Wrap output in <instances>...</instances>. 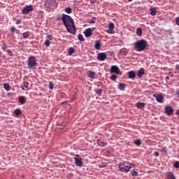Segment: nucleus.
Masks as SVG:
<instances>
[{
    "label": "nucleus",
    "instance_id": "25",
    "mask_svg": "<svg viewBox=\"0 0 179 179\" xmlns=\"http://www.w3.org/2000/svg\"><path fill=\"white\" fill-rule=\"evenodd\" d=\"M3 88L7 92H9V90H10V85H9V84H8V83H5V84H3Z\"/></svg>",
    "mask_w": 179,
    "mask_h": 179
},
{
    "label": "nucleus",
    "instance_id": "20",
    "mask_svg": "<svg viewBox=\"0 0 179 179\" xmlns=\"http://www.w3.org/2000/svg\"><path fill=\"white\" fill-rule=\"evenodd\" d=\"M97 143L99 146H101V148L106 146L107 143H106L103 140H97Z\"/></svg>",
    "mask_w": 179,
    "mask_h": 179
},
{
    "label": "nucleus",
    "instance_id": "11",
    "mask_svg": "<svg viewBox=\"0 0 179 179\" xmlns=\"http://www.w3.org/2000/svg\"><path fill=\"white\" fill-rule=\"evenodd\" d=\"M55 3V0H47V1L45 3L44 6L45 8H51L52 5Z\"/></svg>",
    "mask_w": 179,
    "mask_h": 179
},
{
    "label": "nucleus",
    "instance_id": "17",
    "mask_svg": "<svg viewBox=\"0 0 179 179\" xmlns=\"http://www.w3.org/2000/svg\"><path fill=\"white\" fill-rule=\"evenodd\" d=\"M18 101L21 104H24L26 103V97H24V96H20L18 97Z\"/></svg>",
    "mask_w": 179,
    "mask_h": 179
},
{
    "label": "nucleus",
    "instance_id": "19",
    "mask_svg": "<svg viewBox=\"0 0 179 179\" xmlns=\"http://www.w3.org/2000/svg\"><path fill=\"white\" fill-rule=\"evenodd\" d=\"M166 177L168 179H176V176H174V174L171 172H168L166 173Z\"/></svg>",
    "mask_w": 179,
    "mask_h": 179
},
{
    "label": "nucleus",
    "instance_id": "43",
    "mask_svg": "<svg viewBox=\"0 0 179 179\" xmlns=\"http://www.w3.org/2000/svg\"><path fill=\"white\" fill-rule=\"evenodd\" d=\"M161 152H167V148H165V147L162 148L161 149Z\"/></svg>",
    "mask_w": 179,
    "mask_h": 179
},
{
    "label": "nucleus",
    "instance_id": "36",
    "mask_svg": "<svg viewBox=\"0 0 179 179\" xmlns=\"http://www.w3.org/2000/svg\"><path fill=\"white\" fill-rule=\"evenodd\" d=\"M117 76L115 75V74H113V75H112L111 76H110V80H117Z\"/></svg>",
    "mask_w": 179,
    "mask_h": 179
},
{
    "label": "nucleus",
    "instance_id": "40",
    "mask_svg": "<svg viewBox=\"0 0 179 179\" xmlns=\"http://www.w3.org/2000/svg\"><path fill=\"white\" fill-rule=\"evenodd\" d=\"M174 167H175V169H179V162L178 161H176L174 163Z\"/></svg>",
    "mask_w": 179,
    "mask_h": 179
},
{
    "label": "nucleus",
    "instance_id": "2",
    "mask_svg": "<svg viewBox=\"0 0 179 179\" xmlns=\"http://www.w3.org/2000/svg\"><path fill=\"white\" fill-rule=\"evenodd\" d=\"M148 47V41L144 39L137 41L134 43V48L136 51H144Z\"/></svg>",
    "mask_w": 179,
    "mask_h": 179
},
{
    "label": "nucleus",
    "instance_id": "29",
    "mask_svg": "<svg viewBox=\"0 0 179 179\" xmlns=\"http://www.w3.org/2000/svg\"><path fill=\"white\" fill-rule=\"evenodd\" d=\"M142 142H141V140L137 139L134 141V144L136 145V146H141Z\"/></svg>",
    "mask_w": 179,
    "mask_h": 179
},
{
    "label": "nucleus",
    "instance_id": "48",
    "mask_svg": "<svg viewBox=\"0 0 179 179\" xmlns=\"http://www.w3.org/2000/svg\"><path fill=\"white\" fill-rule=\"evenodd\" d=\"M90 29H91V32H92V31H94V30L96 29V28H95V27H92V28H90Z\"/></svg>",
    "mask_w": 179,
    "mask_h": 179
},
{
    "label": "nucleus",
    "instance_id": "7",
    "mask_svg": "<svg viewBox=\"0 0 179 179\" xmlns=\"http://www.w3.org/2000/svg\"><path fill=\"white\" fill-rule=\"evenodd\" d=\"M165 113L166 115H173L174 114V109H173V107L168 106L165 107Z\"/></svg>",
    "mask_w": 179,
    "mask_h": 179
},
{
    "label": "nucleus",
    "instance_id": "41",
    "mask_svg": "<svg viewBox=\"0 0 179 179\" xmlns=\"http://www.w3.org/2000/svg\"><path fill=\"white\" fill-rule=\"evenodd\" d=\"M1 48H2V50H3V51H6V50L8 49V46H6V44L4 43V44L2 45Z\"/></svg>",
    "mask_w": 179,
    "mask_h": 179
},
{
    "label": "nucleus",
    "instance_id": "13",
    "mask_svg": "<svg viewBox=\"0 0 179 179\" xmlns=\"http://www.w3.org/2000/svg\"><path fill=\"white\" fill-rule=\"evenodd\" d=\"M153 96L156 98V100L158 103H163V99H164L163 95H162V94H157V95L154 94Z\"/></svg>",
    "mask_w": 179,
    "mask_h": 179
},
{
    "label": "nucleus",
    "instance_id": "23",
    "mask_svg": "<svg viewBox=\"0 0 179 179\" xmlns=\"http://www.w3.org/2000/svg\"><path fill=\"white\" fill-rule=\"evenodd\" d=\"M23 38H29L30 37V31H26L22 34Z\"/></svg>",
    "mask_w": 179,
    "mask_h": 179
},
{
    "label": "nucleus",
    "instance_id": "4",
    "mask_svg": "<svg viewBox=\"0 0 179 179\" xmlns=\"http://www.w3.org/2000/svg\"><path fill=\"white\" fill-rule=\"evenodd\" d=\"M27 65L29 69H34V67L37 66V61L36 60V57L34 56L30 57L28 59Z\"/></svg>",
    "mask_w": 179,
    "mask_h": 179
},
{
    "label": "nucleus",
    "instance_id": "34",
    "mask_svg": "<svg viewBox=\"0 0 179 179\" xmlns=\"http://www.w3.org/2000/svg\"><path fill=\"white\" fill-rule=\"evenodd\" d=\"M108 164L106 162L101 163L99 164L100 169H104V167H107Z\"/></svg>",
    "mask_w": 179,
    "mask_h": 179
},
{
    "label": "nucleus",
    "instance_id": "33",
    "mask_svg": "<svg viewBox=\"0 0 179 179\" xmlns=\"http://www.w3.org/2000/svg\"><path fill=\"white\" fill-rule=\"evenodd\" d=\"M78 40H80V41H85V38H83V35L82 34H78Z\"/></svg>",
    "mask_w": 179,
    "mask_h": 179
},
{
    "label": "nucleus",
    "instance_id": "27",
    "mask_svg": "<svg viewBox=\"0 0 179 179\" xmlns=\"http://www.w3.org/2000/svg\"><path fill=\"white\" fill-rule=\"evenodd\" d=\"M95 75H96V73L93 71H89V73H88L89 78H91L92 79L94 78Z\"/></svg>",
    "mask_w": 179,
    "mask_h": 179
},
{
    "label": "nucleus",
    "instance_id": "37",
    "mask_svg": "<svg viewBox=\"0 0 179 179\" xmlns=\"http://www.w3.org/2000/svg\"><path fill=\"white\" fill-rule=\"evenodd\" d=\"M88 23H90V24H93V23H96V17H93L92 18V20H90Z\"/></svg>",
    "mask_w": 179,
    "mask_h": 179
},
{
    "label": "nucleus",
    "instance_id": "16",
    "mask_svg": "<svg viewBox=\"0 0 179 179\" xmlns=\"http://www.w3.org/2000/svg\"><path fill=\"white\" fill-rule=\"evenodd\" d=\"M143 75H145V69L141 68L138 71L137 76L142 78V76Z\"/></svg>",
    "mask_w": 179,
    "mask_h": 179
},
{
    "label": "nucleus",
    "instance_id": "6",
    "mask_svg": "<svg viewBox=\"0 0 179 179\" xmlns=\"http://www.w3.org/2000/svg\"><path fill=\"white\" fill-rule=\"evenodd\" d=\"M76 166H78V167H82L83 166V162H82V158L79 157L78 155H76V157L74 158Z\"/></svg>",
    "mask_w": 179,
    "mask_h": 179
},
{
    "label": "nucleus",
    "instance_id": "28",
    "mask_svg": "<svg viewBox=\"0 0 179 179\" xmlns=\"http://www.w3.org/2000/svg\"><path fill=\"white\" fill-rule=\"evenodd\" d=\"M15 115H20L22 114V110L20 109H15L14 110Z\"/></svg>",
    "mask_w": 179,
    "mask_h": 179
},
{
    "label": "nucleus",
    "instance_id": "5",
    "mask_svg": "<svg viewBox=\"0 0 179 179\" xmlns=\"http://www.w3.org/2000/svg\"><path fill=\"white\" fill-rule=\"evenodd\" d=\"M33 5H29L25 6L22 10V13L23 15H27L28 13H30V12H33L34 10Z\"/></svg>",
    "mask_w": 179,
    "mask_h": 179
},
{
    "label": "nucleus",
    "instance_id": "30",
    "mask_svg": "<svg viewBox=\"0 0 179 179\" xmlns=\"http://www.w3.org/2000/svg\"><path fill=\"white\" fill-rule=\"evenodd\" d=\"M75 52V49L73 48H70L69 49V55H72Z\"/></svg>",
    "mask_w": 179,
    "mask_h": 179
},
{
    "label": "nucleus",
    "instance_id": "39",
    "mask_svg": "<svg viewBox=\"0 0 179 179\" xmlns=\"http://www.w3.org/2000/svg\"><path fill=\"white\" fill-rule=\"evenodd\" d=\"M49 89H50V90H52V89H54V83L49 82Z\"/></svg>",
    "mask_w": 179,
    "mask_h": 179
},
{
    "label": "nucleus",
    "instance_id": "49",
    "mask_svg": "<svg viewBox=\"0 0 179 179\" xmlns=\"http://www.w3.org/2000/svg\"><path fill=\"white\" fill-rule=\"evenodd\" d=\"M52 36H51V35H48V38H50V40H52Z\"/></svg>",
    "mask_w": 179,
    "mask_h": 179
},
{
    "label": "nucleus",
    "instance_id": "24",
    "mask_svg": "<svg viewBox=\"0 0 179 179\" xmlns=\"http://www.w3.org/2000/svg\"><path fill=\"white\" fill-rule=\"evenodd\" d=\"M137 36H138L139 37H141L142 36V28H138L136 29V31Z\"/></svg>",
    "mask_w": 179,
    "mask_h": 179
},
{
    "label": "nucleus",
    "instance_id": "14",
    "mask_svg": "<svg viewBox=\"0 0 179 179\" xmlns=\"http://www.w3.org/2000/svg\"><path fill=\"white\" fill-rule=\"evenodd\" d=\"M135 106L137 108H139V110H141L142 108H145L146 103H143V102H138V103H135Z\"/></svg>",
    "mask_w": 179,
    "mask_h": 179
},
{
    "label": "nucleus",
    "instance_id": "22",
    "mask_svg": "<svg viewBox=\"0 0 179 179\" xmlns=\"http://www.w3.org/2000/svg\"><path fill=\"white\" fill-rule=\"evenodd\" d=\"M95 50H100V48L101 47V43H100L99 41H97L94 45Z\"/></svg>",
    "mask_w": 179,
    "mask_h": 179
},
{
    "label": "nucleus",
    "instance_id": "46",
    "mask_svg": "<svg viewBox=\"0 0 179 179\" xmlns=\"http://www.w3.org/2000/svg\"><path fill=\"white\" fill-rule=\"evenodd\" d=\"M20 23H22V20H17L15 22V24H20Z\"/></svg>",
    "mask_w": 179,
    "mask_h": 179
},
{
    "label": "nucleus",
    "instance_id": "53",
    "mask_svg": "<svg viewBox=\"0 0 179 179\" xmlns=\"http://www.w3.org/2000/svg\"><path fill=\"white\" fill-rule=\"evenodd\" d=\"M133 0H129V2H132Z\"/></svg>",
    "mask_w": 179,
    "mask_h": 179
},
{
    "label": "nucleus",
    "instance_id": "31",
    "mask_svg": "<svg viewBox=\"0 0 179 179\" xmlns=\"http://www.w3.org/2000/svg\"><path fill=\"white\" fill-rule=\"evenodd\" d=\"M22 86L27 90V89H29V83L27 81H24Z\"/></svg>",
    "mask_w": 179,
    "mask_h": 179
},
{
    "label": "nucleus",
    "instance_id": "8",
    "mask_svg": "<svg viewBox=\"0 0 179 179\" xmlns=\"http://www.w3.org/2000/svg\"><path fill=\"white\" fill-rule=\"evenodd\" d=\"M120 68L117 66H112L110 67V73H115L116 75H120Z\"/></svg>",
    "mask_w": 179,
    "mask_h": 179
},
{
    "label": "nucleus",
    "instance_id": "9",
    "mask_svg": "<svg viewBox=\"0 0 179 179\" xmlns=\"http://www.w3.org/2000/svg\"><path fill=\"white\" fill-rule=\"evenodd\" d=\"M114 27H115L114 23L110 22L108 24V29L106 30V31L110 34H114V33H115V31H114Z\"/></svg>",
    "mask_w": 179,
    "mask_h": 179
},
{
    "label": "nucleus",
    "instance_id": "32",
    "mask_svg": "<svg viewBox=\"0 0 179 179\" xmlns=\"http://www.w3.org/2000/svg\"><path fill=\"white\" fill-rule=\"evenodd\" d=\"M95 93H96V94H99V96H101V94H103V90H96Z\"/></svg>",
    "mask_w": 179,
    "mask_h": 179
},
{
    "label": "nucleus",
    "instance_id": "35",
    "mask_svg": "<svg viewBox=\"0 0 179 179\" xmlns=\"http://www.w3.org/2000/svg\"><path fill=\"white\" fill-rule=\"evenodd\" d=\"M131 175L134 176H136L138 174V171H136V169L131 170Z\"/></svg>",
    "mask_w": 179,
    "mask_h": 179
},
{
    "label": "nucleus",
    "instance_id": "15",
    "mask_svg": "<svg viewBox=\"0 0 179 179\" xmlns=\"http://www.w3.org/2000/svg\"><path fill=\"white\" fill-rule=\"evenodd\" d=\"M128 76L129 79H135V78H136V74L135 73V71H130L128 72Z\"/></svg>",
    "mask_w": 179,
    "mask_h": 179
},
{
    "label": "nucleus",
    "instance_id": "42",
    "mask_svg": "<svg viewBox=\"0 0 179 179\" xmlns=\"http://www.w3.org/2000/svg\"><path fill=\"white\" fill-rule=\"evenodd\" d=\"M7 52H8V55L10 57H12V55H13V52H12L11 50H7Z\"/></svg>",
    "mask_w": 179,
    "mask_h": 179
},
{
    "label": "nucleus",
    "instance_id": "54",
    "mask_svg": "<svg viewBox=\"0 0 179 179\" xmlns=\"http://www.w3.org/2000/svg\"><path fill=\"white\" fill-rule=\"evenodd\" d=\"M166 79H169V77H166Z\"/></svg>",
    "mask_w": 179,
    "mask_h": 179
},
{
    "label": "nucleus",
    "instance_id": "45",
    "mask_svg": "<svg viewBox=\"0 0 179 179\" xmlns=\"http://www.w3.org/2000/svg\"><path fill=\"white\" fill-rule=\"evenodd\" d=\"M176 23L178 26H179V17L176 18Z\"/></svg>",
    "mask_w": 179,
    "mask_h": 179
},
{
    "label": "nucleus",
    "instance_id": "12",
    "mask_svg": "<svg viewBox=\"0 0 179 179\" xmlns=\"http://www.w3.org/2000/svg\"><path fill=\"white\" fill-rule=\"evenodd\" d=\"M84 34L85 37H92V36L93 35V32L92 31V29L90 28H88L85 29Z\"/></svg>",
    "mask_w": 179,
    "mask_h": 179
},
{
    "label": "nucleus",
    "instance_id": "21",
    "mask_svg": "<svg viewBox=\"0 0 179 179\" xmlns=\"http://www.w3.org/2000/svg\"><path fill=\"white\" fill-rule=\"evenodd\" d=\"M150 10L151 16H156V13H157V10H156V8H152Z\"/></svg>",
    "mask_w": 179,
    "mask_h": 179
},
{
    "label": "nucleus",
    "instance_id": "10",
    "mask_svg": "<svg viewBox=\"0 0 179 179\" xmlns=\"http://www.w3.org/2000/svg\"><path fill=\"white\" fill-rule=\"evenodd\" d=\"M97 59L99 61H106V59H107V54H106V53H98Z\"/></svg>",
    "mask_w": 179,
    "mask_h": 179
},
{
    "label": "nucleus",
    "instance_id": "3",
    "mask_svg": "<svg viewBox=\"0 0 179 179\" xmlns=\"http://www.w3.org/2000/svg\"><path fill=\"white\" fill-rule=\"evenodd\" d=\"M120 171H122L123 173H128L131 169H132V164H131L129 162L126 161L121 162L118 165Z\"/></svg>",
    "mask_w": 179,
    "mask_h": 179
},
{
    "label": "nucleus",
    "instance_id": "55",
    "mask_svg": "<svg viewBox=\"0 0 179 179\" xmlns=\"http://www.w3.org/2000/svg\"><path fill=\"white\" fill-rule=\"evenodd\" d=\"M0 57H1V55H0Z\"/></svg>",
    "mask_w": 179,
    "mask_h": 179
},
{
    "label": "nucleus",
    "instance_id": "44",
    "mask_svg": "<svg viewBox=\"0 0 179 179\" xmlns=\"http://www.w3.org/2000/svg\"><path fill=\"white\" fill-rule=\"evenodd\" d=\"M10 31L11 33H15V31H16V28L13 27L10 28Z\"/></svg>",
    "mask_w": 179,
    "mask_h": 179
},
{
    "label": "nucleus",
    "instance_id": "47",
    "mask_svg": "<svg viewBox=\"0 0 179 179\" xmlns=\"http://www.w3.org/2000/svg\"><path fill=\"white\" fill-rule=\"evenodd\" d=\"M154 156H155V157H159V152H155L154 153Z\"/></svg>",
    "mask_w": 179,
    "mask_h": 179
},
{
    "label": "nucleus",
    "instance_id": "38",
    "mask_svg": "<svg viewBox=\"0 0 179 179\" xmlns=\"http://www.w3.org/2000/svg\"><path fill=\"white\" fill-rule=\"evenodd\" d=\"M51 44V42L50 41V40L47 39L45 41V45H46V47H50V45Z\"/></svg>",
    "mask_w": 179,
    "mask_h": 179
},
{
    "label": "nucleus",
    "instance_id": "50",
    "mask_svg": "<svg viewBox=\"0 0 179 179\" xmlns=\"http://www.w3.org/2000/svg\"><path fill=\"white\" fill-rule=\"evenodd\" d=\"M24 87H23V85H21V88L22 89V90H26Z\"/></svg>",
    "mask_w": 179,
    "mask_h": 179
},
{
    "label": "nucleus",
    "instance_id": "26",
    "mask_svg": "<svg viewBox=\"0 0 179 179\" xmlns=\"http://www.w3.org/2000/svg\"><path fill=\"white\" fill-rule=\"evenodd\" d=\"M64 12H66V13H68L69 15L72 13V8L71 7H67L64 9Z\"/></svg>",
    "mask_w": 179,
    "mask_h": 179
},
{
    "label": "nucleus",
    "instance_id": "52",
    "mask_svg": "<svg viewBox=\"0 0 179 179\" xmlns=\"http://www.w3.org/2000/svg\"><path fill=\"white\" fill-rule=\"evenodd\" d=\"M176 69H178V65L176 66Z\"/></svg>",
    "mask_w": 179,
    "mask_h": 179
},
{
    "label": "nucleus",
    "instance_id": "1",
    "mask_svg": "<svg viewBox=\"0 0 179 179\" xmlns=\"http://www.w3.org/2000/svg\"><path fill=\"white\" fill-rule=\"evenodd\" d=\"M58 20H62L63 22V24L69 33H71V34H75L76 33V27H75V22L71 16L62 14V18H59Z\"/></svg>",
    "mask_w": 179,
    "mask_h": 179
},
{
    "label": "nucleus",
    "instance_id": "51",
    "mask_svg": "<svg viewBox=\"0 0 179 179\" xmlns=\"http://www.w3.org/2000/svg\"><path fill=\"white\" fill-rule=\"evenodd\" d=\"M76 96H73L72 100H76Z\"/></svg>",
    "mask_w": 179,
    "mask_h": 179
},
{
    "label": "nucleus",
    "instance_id": "18",
    "mask_svg": "<svg viewBox=\"0 0 179 179\" xmlns=\"http://www.w3.org/2000/svg\"><path fill=\"white\" fill-rule=\"evenodd\" d=\"M125 87H127V85L124 83H120L118 85V89H119V90H121L122 92H124V90H125Z\"/></svg>",
    "mask_w": 179,
    "mask_h": 179
}]
</instances>
